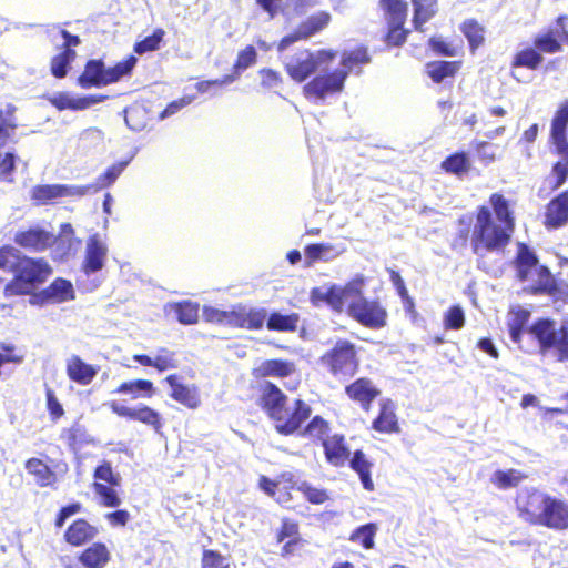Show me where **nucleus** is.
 I'll return each instance as SVG.
<instances>
[{
    "mask_svg": "<svg viewBox=\"0 0 568 568\" xmlns=\"http://www.w3.org/2000/svg\"><path fill=\"white\" fill-rule=\"evenodd\" d=\"M489 204L491 210L480 205L475 212L470 244L476 255L504 252L516 229V217L510 202L501 193L490 194Z\"/></svg>",
    "mask_w": 568,
    "mask_h": 568,
    "instance_id": "1",
    "label": "nucleus"
},
{
    "mask_svg": "<svg viewBox=\"0 0 568 568\" xmlns=\"http://www.w3.org/2000/svg\"><path fill=\"white\" fill-rule=\"evenodd\" d=\"M258 406L273 422L276 433L282 436L297 434L312 416V407L306 400L294 398L290 402L288 396L271 382L263 385Z\"/></svg>",
    "mask_w": 568,
    "mask_h": 568,
    "instance_id": "2",
    "label": "nucleus"
},
{
    "mask_svg": "<svg viewBox=\"0 0 568 568\" xmlns=\"http://www.w3.org/2000/svg\"><path fill=\"white\" fill-rule=\"evenodd\" d=\"M13 277L4 286L6 297L30 295L52 274V268L43 257L18 256L12 265Z\"/></svg>",
    "mask_w": 568,
    "mask_h": 568,
    "instance_id": "3",
    "label": "nucleus"
},
{
    "mask_svg": "<svg viewBox=\"0 0 568 568\" xmlns=\"http://www.w3.org/2000/svg\"><path fill=\"white\" fill-rule=\"evenodd\" d=\"M359 347L347 338H337L318 358V364L336 379L354 377L361 367Z\"/></svg>",
    "mask_w": 568,
    "mask_h": 568,
    "instance_id": "4",
    "label": "nucleus"
},
{
    "mask_svg": "<svg viewBox=\"0 0 568 568\" xmlns=\"http://www.w3.org/2000/svg\"><path fill=\"white\" fill-rule=\"evenodd\" d=\"M528 331L542 353L555 351L559 362L568 361V323L557 329L552 320L539 318Z\"/></svg>",
    "mask_w": 568,
    "mask_h": 568,
    "instance_id": "5",
    "label": "nucleus"
},
{
    "mask_svg": "<svg viewBox=\"0 0 568 568\" xmlns=\"http://www.w3.org/2000/svg\"><path fill=\"white\" fill-rule=\"evenodd\" d=\"M92 490L99 504L106 508H119L122 504L118 488L121 486V476L113 470L109 460H102L93 469Z\"/></svg>",
    "mask_w": 568,
    "mask_h": 568,
    "instance_id": "6",
    "label": "nucleus"
},
{
    "mask_svg": "<svg viewBox=\"0 0 568 568\" xmlns=\"http://www.w3.org/2000/svg\"><path fill=\"white\" fill-rule=\"evenodd\" d=\"M346 314L369 329H381L388 322V312L382 302L378 298L365 297L363 292L347 304Z\"/></svg>",
    "mask_w": 568,
    "mask_h": 568,
    "instance_id": "7",
    "label": "nucleus"
},
{
    "mask_svg": "<svg viewBox=\"0 0 568 568\" xmlns=\"http://www.w3.org/2000/svg\"><path fill=\"white\" fill-rule=\"evenodd\" d=\"M567 129H568V103L557 109L551 120L550 138L552 144L556 146L557 153L561 154L565 160L558 161L552 166V173L556 178L554 187L561 186L568 176V142H567Z\"/></svg>",
    "mask_w": 568,
    "mask_h": 568,
    "instance_id": "8",
    "label": "nucleus"
},
{
    "mask_svg": "<svg viewBox=\"0 0 568 568\" xmlns=\"http://www.w3.org/2000/svg\"><path fill=\"white\" fill-rule=\"evenodd\" d=\"M346 71L333 70L316 74L303 85V95L308 100H325L328 95L341 93L345 88Z\"/></svg>",
    "mask_w": 568,
    "mask_h": 568,
    "instance_id": "9",
    "label": "nucleus"
},
{
    "mask_svg": "<svg viewBox=\"0 0 568 568\" xmlns=\"http://www.w3.org/2000/svg\"><path fill=\"white\" fill-rule=\"evenodd\" d=\"M363 280L349 282L345 286L332 285L322 293L318 288L312 291L311 300L314 305L325 302L335 313L346 312L347 304L362 293Z\"/></svg>",
    "mask_w": 568,
    "mask_h": 568,
    "instance_id": "10",
    "label": "nucleus"
},
{
    "mask_svg": "<svg viewBox=\"0 0 568 568\" xmlns=\"http://www.w3.org/2000/svg\"><path fill=\"white\" fill-rule=\"evenodd\" d=\"M91 185L38 184L30 191L36 205H49L63 197H81L90 192Z\"/></svg>",
    "mask_w": 568,
    "mask_h": 568,
    "instance_id": "11",
    "label": "nucleus"
},
{
    "mask_svg": "<svg viewBox=\"0 0 568 568\" xmlns=\"http://www.w3.org/2000/svg\"><path fill=\"white\" fill-rule=\"evenodd\" d=\"M332 16L327 11H320L310 16L277 43V51L282 52L295 42L307 40L322 32L331 22Z\"/></svg>",
    "mask_w": 568,
    "mask_h": 568,
    "instance_id": "12",
    "label": "nucleus"
},
{
    "mask_svg": "<svg viewBox=\"0 0 568 568\" xmlns=\"http://www.w3.org/2000/svg\"><path fill=\"white\" fill-rule=\"evenodd\" d=\"M274 539L277 545H281L282 558L298 555L307 544L301 534L298 521L290 517L281 519L280 526L274 532Z\"/></svg>",
    "mask_w": 568,
    "mask_h": 568,
    "instance_id": "13",
    "label": "nucleus"
},
{
    "mask_svg": "<svg viewBox=\"0 0 568 568\" xmlns=\"http://www.w3.org/2000/svg\"><path fill=\"white\" fill-rule=\"evenodd\" d=\"M549 494L538 489H526L516 497L518 516L531 526H537L548 501Z\"/></svg>",
    "mask_w": 568,
    "mask_h": 568,
    "instance_id": "14",
    "label": "nucleus"
},
{
    "mask_svg": "<svg viewBox=\"0 0 568 568\" xmlns=\"http://www.w3.org/2000/svg\"><path fill=\"white\" fill-rule=\"evenodd\" d=\"M344 394L348 400L357 405L363 412L368 413L375 400L381 396L382 390L372 378L361 376L344 387Z\"/></svg>",
    "mask_w": 568,
    "mask_h": 568,
    "instance_id": "15",
    "label": "nucleus"
},
{
    "mask_svg": "<svg viewBox=\"0 0 568 568\" xmlns=\"http://www.w3.org/2000/svg\"><path fill=\"white\" fill-rule=\"evenodd\" d=\"M109 407L112 413L119 417L144 424L151 427L155 433H160L163 427V418L161 414L148 405L140 404L132 408L112 400L109 403Z\"/></svg>",
    "mask_w": 568,
    "mask_h": 568,
    "instance_id": "16",
    "label": "nucleus"
},
{
    "mask_svg": "<svg viewBox=\"0 0 568 568\" xmlns=\"http://www.w3.org/2000/svg\"><path fill=\"white\" fill-rule=\"evenodd\" d=\"M74 298L72 283L65 278H54L45 288L32 294L29 302L31 305L43 306L59 304Z\"/></svg>",
    "mask_w": 568,
    "mask_h": 568,
    "instance_id": "17",
    "label": "nucleus"
},
{
    "mask_svg": "<svg viewBox=\"0 0 568 568\" xmlns=\"http://www.w3.org/2000/svg\"><path fill=\"white\" fill-rule=\"evenodd\" d=\"M538 44L547 54L559 53L568 47V14L557 17L554 28L538 33Z\"/></svg>",
    "mask_w": 568,
    "mask_h": 568,
    "instance_id": "18",
    "label": "nucleus"
},
{
    "mask_svg": "<svg viewBox=\"0 0 568 568\" xmlns=\"http://www.w3.org/2000/svg\"><path fill=\"white\" fill-rule=\"evenodd\" d=\"M284 70L296 83L306 81L317 70L315 53L308 49L297 51L285 64Z\"/></svg>",
    "mask_w": 568,
    "mask_h": 568,
    "instance_id": "19",
    "label": "nucleus"
},
{
    "mask_svg": "<svg viewBox=\"0 0 568 568\" xmlns=\"http://www.w3.org/2000/svg\"><path fill=\"white\" fill-rule=\"evenodd\" d=\"M537 526L555 531L568 530V504L550 495Z\"/></svg>",
    "mask_w": 568,
    "mask_h": 568,
    "instance_id": "20",
    "label": "nucleus"
},
{
    "mask_svg": "<svg viewBox=\"0 0 568 568\" xmlns=\"http://www.w3.org/2000/svg\"><path fill=\"white\" fill-rule=\"evenodd\" d=\"M322 448L326 463L336 468L344 467L352 454L346 436L338 432H334Z\"/></svg>",
    "mask_w": 568,
    "mask_h": 568,
    "instance_id": "21",
    "label": "nucleus"
},
{
    "mask_svg": "<svg viewBox=\"0 0 568 568\" xmlns=\"http://www.w3.org/2000/svg\"><path fill=\"white\" fill-rule=\"evenodd\" d=\"M165 382L171 387L170 397L173 400L190 409H196L201 405V396L195 385L189 386L181 383L178 374L168 375Z\"/></svg>",
    "mask_w": 568,
    "mask_h": 568,
    "instance_id": "22",
    "label": "nucleus"
},
{
    "mask_svg": "<svg viewBox=\"0 0 568 568\" xmlns=\"http://www.w3.org/2000/svg\"><path fill=\"white\" fill-rule=\"evenodd\" d=\"M538 44V34H536L532 39V45H527L520 50H518L511 61H510V70L511 77L514 75V70L518 68H525L528 70H538L544 63V54H547L545 50L541 49Z\"/></svg>",
    "mask_w": 568,
    "mask_h": 568,
    "instance_id": "23",
    "label": "nucleus"
},
{
    "mask_svg": "<svg viewBox=\"0 0 568 568\" xmlns=\"http://www.w3.org/2000/svg\"><path fill=\"white\" fill-rule=\"evenodd\" d=\"M98 534V528L85 518H77L65 528L63 540L67 545L79 548L95 539Z\"/></svg>",
    "mask_w": 568,
    "mask_h": 568,
    "instance_id": "24",
    "label": "nucleus"
},
{
    "mask_svg": "<svg viewBox=\"0 0 568 568\" xmlns=\"http://www.w3.org/2000/svg\"><path fill=\"white\" fill-rule=\"evenodd\" d=\"M371 427L379 434H397L400 432L396 405L390 398L379 402L377 415L372 420Z\"/></svg>",
    "mask_w": 568,
    "mask_h": 568,
    "instance_id": "25",
    "label": "nucleus"
},
{
    "mask_svg": "<svg viewBox=\"0 0 568 568\" xmlns=\"http://www.w3.org/2000/svg\"><path fill=\"white\" fill-rule=\"evenodd\" d=\"M463 60H433L425 64V74L434 84L453 81L463 69Z\"/></svg>",
    "mask_w": 568,
    "mask_h": 568,
    "instance_id": "26",
    "label": "nucleus"
},
{
    "mask_svg": "<svg viewBox=\"0 0 568 568\" xmlns=\"http://www.w3.org/2000/svg\"><path fill=\"white\" fill-rule=\"evenodd\" d=\"M60 438L68 449L75 455L83 448L94 446L97 443L87 427L79 422H74L70 426L62 428Z\"/></svg>",
    "mask_w": 568,
    "mask_h": 568,
    "instance_id": "27",
    "label": "nucleus"
},
{
    "mask_svg": "<svg viewBox=\"0 0 568 568\" xmlns=\"http://www.w3.org/2000/svg\"><path fill=\"white\" fill-rule=\"evenodd\" d=\"M77 83L82 89L109 85L108 68L104 62L101 59L88 60L77 79Z\"/></svg>",
    "mask_w": 568,
    "mask_h": 568,
    "instance_id": "28",
    "label": "nucleus"
},
{
    "mask_svg": "<svg viewBox=\"0 0 568 568\" xmlns=\"http://www.w3.org/2000/svg\"><path fill=\"white\" fill-rule=\"evenodd\" d=\"M111 559V550L102 541L92 542L77 556V560L82 568H105Z\"/></svg>",
    "mask_w": 568,
    "mask_h": 568,
    "instance_id": "29",
    "label": "nucleus"
},
{
    "mask_svg": "<svg viewBox=\"0 0 568 568\" xmlns=\"http://www.w3.org/2000/svg\"><path fill=\"white\" fill-rule=\"evenodd\" d=\"M108 255L106 245L100 240L98 234L91 235L87 241L85 255L82 270L85 274L99 272L104 266Z\"/></svg>",
    "mask_w": 568,
    "mask_h": 568,
    "instance_id": "30",
    "label": "nucleus"
},
{
    "mask_svg": "<svg viewBox=\"0 0 568 568\" xmlns=\"http://www.w3.org/2000/svg\"><path fill=\"white\" fill-rule=\"evenodd\" d=\"M24 469L34 479L40 488H54L59 481L58 473L50 467L43 459L30 457L24 462Z\"/></svg>",
    "mask_w": 568,
    "mask_h": 568,
    "instance_id": "31",
    "label": "nucleus"
},
{
    "mask_svg": "<svg viewBox=\"0 0 568 568\" xmlns=\"http://www.w3.org/2000/svg\"><path fill=\"white\" fill-rule=\"evenodd\" d=\"M297 434L308 439L312 444L322 446L334 432L329 420L321 415H315L310 417Z\"/></svg>",
    "mask_w": 568,
    "mask_h": 568,
    "instance_id": "32",
    "label": "nucleus"
},
{
    "mask_svg": "<svg viewBox=\"0 0 568 568\" xmlns=\"http://www.w3.org/2000/svg\"><path fill=\"white\" fill-rule=\"evenodd\" d=\"M99 372V367L85 363L80 356L72 355L67 359L65 373L71 382L87 386L92 383Z\"/></svg>",
    "mask_w": 568,
    "mask_h": 568,
    "instance_id": "33",
    "label": "nucleus"
},
{
    "mask_svg": "<svg viewBox=\"0 0 568 568\" xmlns=\"http://www.w3.org/2000/svg\"><path fill=\"white\" fill-rule=\"evenodd\" d=\"M13 240L16 244L23 248L41 252L51 245L52 236L43 229L30 227L18 231Z\"/></svg>",
    "mask_w": 568,
    "mask_h": 568,
    "instance_id": "34",
    "label": "nucleus"
},
{
    "mask_svg": "<svg viewBox=\"0 0 568 568\" xmlns=\"http://www.w3.org/2000/svg\"><path fill=\"white\" fill-rule=\"evenodd\" d=\"M568 222V191L554 197L546 207L544 224L547 229H558Z\"/></svg>",
    "mask_w": 568,
    "mask_h": 568,
    "instance_id": "35",
    "label": "nucleus"
},
{
    "mask_svg": "<svg viewBox=\"0 0 568 568\" xmlns=\"http://www.w3.org/2000/svg\"><path fill=\"white\" fill-rule=\"evenodd\" d=\"M296 371L295 364L287 359L273 358L260 363L253 368V376L256 378L278 377L285 378Z\"/></svg>",
    "mask_w": 568,
    "mask_h": 568,
    "instance_id": "36",
    "label": "nucleus"
},
{
    "mask_svg": "<svg viewBox=\"0 0 568 568\" xmlns=\"http://www.w3.org/2000/svg\"><path fill=\"white\" fill-rule=\"evenodd\" d=\"M347 464L351 469L358 475L363 488L367 491H373L375 489V485L372 479V468L374 464L368 459L366 454L362 449H356L351 454Z\"/></svg>",
    "mask_w": 568,
    "mask_h": 568,
    "instance_id": "37",
    "label": "nucleus"
},
{
    "mask_svg": "<svg viewBox=\"0 0 568 568\" xmlns=\"http://www.w3.org/2000/svg\"><path fill=\"white\" fill-rule=\"evenodd\" d=\"M17 110V106L12 103H7L3 108H0V150L16 141V130L19 126L16 116Z\"/></svg>",
    "mask_w": 568,
    "mask_h": 568,
    "instance_id": "38",
    "label": "nucleus"
},
{
    "mask_svg": "<svg viewBox=\"0 0 568 568\" xmlns=\"http://www.w3.org/2000/svg\"><path fill=\"white\" fill-rule=\"evenodd\" d=\"M114 393L128 395L130 399L135 400L139 398H152L156 389L153 382L149 379H131L122 382L115 389Z\"/></svg>",
    "mask_w": 568,
    "mask_h": 568,
    "instance_id": "39",
    "label": "nucleus"
},
{
    "mask_svg": "<svg viewBox=\"0 0 568 568\" xmlns=\"http://www.w3.org/2000/svg\"><path fill=\"white\" fill-rule=\"evenodd\" d=\"M300 323V315L295 312L290 314H281L280 312H272L267 314L265 324L267 329L274 332L293 333L297 329Z\"/></svg>",
    "mask_w": 568,
    "mask_h": 568,
    "instance_id": "40",
    "label": "nucleus"
},
{
    "mask_svg": "<svg viewBox=\"0 0 568 568\" xmlns=\"http://www.w3.org/2000/svg\"><path fill=\"white\" fill-rule=\"evenodd\" d=\"M444 172L454 174L458 178L466 175L471 169V161L465 151H457L449 154L442 163Z\"/></svg>",
    "mask_w": 568,
    "mask_h": 568,
    "instance_id": "41",
    "label": "nucleus"
},
{
    "mask_svg": "<svg viewBox=\"0 0 568 568\" xmlns=\"http://www.w3.org/2000/svg\"><path fill=\"white\" fill-rule=\"evenodd\" d=\"M468 41L469 51L474 54L485 43V27L476 19H466L459 26Z\"/></svg>",
    "mask_w": 568,
    "mask_h": 568,
    "instance_id": "42",
    "label": "nucleus"
},
{
    "mask_svg": "<svg viewBox=\"0 0 568 568\" xmlns=\"http://www.w3.org/2000/svg\"><path fill=\"white\" fill-rule=\"evenodd\" d=\"M371 62V55L367 47L358 45L352 50L344 51L341 58V67L338 70L346 71V78L349 72L356 68H361L364 64Z\"/></svg>",
    "mask_w": 568,
    "mask_h": 568,
    "instance_id": "43",
    "label": "nucleus"
},
{
    "mask_svg": "<svg viewBox=\"0 0 568 568\" xmlns=\"http://www.w3.org/2000/svg\"><path fill=\"white\" fill-rule=\"evenodd\" d=\"M517 276L520 281H526L529 276V273L532 268H536L538 265V257L536 254L524 243H520L518 246L517 256L515 260Z\"/></svg>",
    "mask_w": 568,
    "mask_h": 568,
    "instance_id": "44",
    "label": "nucleus"
},
{
    "mask_svg": "<svg viewBox=\"0 0 568 568\" xmlns=\"http://www.w3.org/2000/svg\"><path fill=\"white\" fill-rule=\"evenodd\" d=\"M414 7L413 26L416 31H424V24L437 12V0H412Z\"/></svg>",
    "mask_w": 568,
    "mask_h": 568,
    "instance_id": "45",
    "label": "nucleus"
},
{
    "mask_svg": "<svg viewBox=\"0 0 568 568\" xmlns=\"http://www.w3.org/2000/svg\"><path fill=\"white\" fill-rule=\"evenodd\" d=\"M171 310L183 325H194L199 321L200 304L190 300L172 303Z\"/></svg>",
    "mask_w": 568,
    "mask_h": 568,
    "instance_id": "46",
    "label": "nucleus"
},
{
    "mask_svg": "<svg viewBox=\"0 0 568 568\" xmlns=\"http://www.w3.org/2000/svg\"><path fill=\"white\" fill-rule=\"evenodd\" d=\"M77 59L75 50H62L50 60V72L55 79H63L68 75L72 62Z\"/></svg>",
    "mask_w": 568,
    "mask_h": 568,
    "instance_id": "47",
    "label": "nucleus"
},
{
    "mask_svg": "<svg viewBox=\"0 0 568 568\" xmlns=\"http://www.w3.org/2000/svg\"><path fill=\"white\" fill-rule=\"evenodd\" d=\"M387 23H406L408 6L405 0H379Z\"/></svg>",
    "mask_w": 568,
    "mask_h": 568,
    "instance_id": "48",
    "label": "nucleus"
},
{
    "mask_svg": "<svg viewBox=\"0 0 568 568\" xmlns=\"http://www.w3.org/2000/svg\"><path fill=\"white\" fill-rule=\"evenodd\" d=\"M428 48L432 52L439 57H457L463 54V45L454 44L450 41H447L443 37L433 36L428 39Z\"/></svg>",
    "mask_w": 568,
    "mask_h": 568,
    "instance_id": "49",
    "label": "nucleus"
},
{
    "mask_svg": "<svg viewBox=\"0 0 568 568\" xmlns=\"http://www.w3.org/2000/svg\"><path fill=\"white\" fill-rule=\"evenodd\" d=\"M511 318L508 322V332L514 343H520L523 334L526 329L530 313L525 308L513 311Z\"/></svg>",
    "mask_w": 568,
    "mask_h": 568,
    "instance_id": "50",
    "label": "nucleus"
},
{
    "mask_svg": "<svg viewBox=\"0 0 568 568\" xmlns=\"http://www.w3.org/2000/svg\"><path fill=\"white\" fill-rule=\"evenodd\" d=\"M138 59L135 55L130 54L123 60L116 62L113 67L108 68L109 84L115 83L123 78L131 77Z\"/></svg>",
    "mask_w": 568,
    "mask_h": 568,
    "instance_id": "51",
    "label": "nucleus"
},
{
    "mask_svg": "<svg viewBox=\"0 0 568 568\" xmlns=\"http://www.w3.org/2000/svg\"><path fill=\"white\" fill-rule=\"evenodd\" d=\"M526 476L517 469L496 470L491 476V483L499 489L517 487Z\"/></svg>",
    "mask_w": 568,
    "mask_h": 568,
    "instance_id": "52",
    "label": "nucleus"
},
{
    "mask_svg": "<svg viewBox=\"0 0 568 568\" xmlns=\"http://www.w3.org/2000/svg\"><path fill=\"white\" fill-rule=\"evenodd\" d=\"M164 36L165 31L162 28L154 29L152 34L134 43L133 52L142 55L146 52H153L159 50L164 39Z\"/></svg>",
    "mask_w": 568,
    "mask_h": 568,
    "instance_id": "53",
    "label": "nucleus"
},
{
    "mask_svg": "<svg viewBox=\"0 0 568 568\" xmlns=\"http://www.w3.org/2000/svg\"><path fill=\"white\" fill-rule=\"evenodd\" d=\"M537 275L538 278L532 285L534 293L552 295L557 292V284L546 266H538Z\"/></svg>",
    "mask_w": 568,
    "mask_h": 568,
    "instance_id": "54",
    "label": "nucleus"
},
{
    "mask_svg": "<svg viewBox=\"0 0 568 568\" xmlns=\"http://www.w3.org/2000/svg\"><path fill=\"white\" fill-rule=\"evenodd\" d=\"M377 527L375 524L369 523L356 528L349 537V540L361 545L364 549H372L375 545V535Z\"/></svg>",
    "mask_w": 568,
    "mask_h": 568,
    "instance_id": "55",
    "label": "nucleus"
},
{
    "mask_svg": "<svg viewBox=\"0 0 568 568\" xmlns=\"http://www.w3.org/2000/svg\"><path fill=\"white\" fill-rule=\"evenodd\" d=\"M18 155L12 151L0 150V182L12 183L17 168Z\"/></svg>",
    "mask_w": 568,
    "mask_h": 568,
    "instance_id": "56",
    "label": "nucleus"
},
{
    "mask_svg": "<svg viewBox=\"0 0 568 568\" xmlns=\"http://www.w3.org/2000/svg\"><path fill=\"white\" fill-rule=\"evenodd\" d=\"M126 166V162H118L113 163L109 166L102 174H100L97 179V184L91 185V191H98L100 189H105L112 185L115 180L121 175L124 168Z\"/></svg>",
    "mask_w": 568,
    "mask_h": 568,
    "instance_id": "57",
    "label": "nucleus"
},
{
    "mask_svg": "<svg viewBox=\"0 0 568 568\" xmlns=\"http://www.w3.org/2000/svg\"><path fill=\"white\" fill-rule=\"evenodd\" d=\"M304 498L313 505H322L329 499V494L324 488H317L312 486L308 481H302L296 487Z\"/></svg>",
    "mask_w": 568,
    "mask_h": 568,
    "instance_id": "58",
    "label": "nucleus"
},
{
    "mask_svg": "<svg viewBox=\"0 0 568 568\" xmlns=\"http://www.w3.org/2000/svg\"><path fill=\"white\" fill-rule=\"evenodd\" d=\"M278 487H280L278 479L274 480L265 475L260 476L258 488L262 491H264L268 497L274 498L278 504L291 501L292 495L288 491H286L285 494H280L278 496L276 495Z\"/></svg>",
    "mask_w": 568,
    "mask_h": 568,
    "instance_id": "59",
    "label": "nucleus"
},
{
    "mask_svg": "<svg viewBox=\"0 0 568 568\" xmlns=\"http://www.w3.org/2000/svg\"><path fill=\"white\" fill-rule=\"evenodd\" d=\"M229 558L215 549H203L201 555V568H230Z\"/></svg>",
    "mask_w": 568,
    "mask_h": 568,
    "instance_id": "60",
    "label": "nucleus"
},
{
    "mask_svg": "<svg viewBox=\"0 0 568 568\" xmlns=\"http://www.w3.org/2000/svg\"><path fill=\"white\" fill-rule=\"evenodd\" d=\"M444 328L446 331H458L465 325V313L459 305H452L444 314Z\"/></svg>",
    "mask_w": 568,
    "mask_h": 568,
    "instance_id": "61",
    "label": "nucleus"
},
{
    "mask_svg": "<svg viewBox=\"0 0 568 568\" xmlns=\"http://www.w3.org/2000/svg\"><path fill=\"white\" fill-rule=\"evenodd\" d=\"M405 23H387V32L384 41L389 47H400L406 40L409 31L404 28Z\"/></svg>",
    "mask_w": 568,
    "mask_h": 568,
    "instance_id": "62",
    "label": "nucleus"
},
{
    "mask_svg": "<svg viewBox=\"0 0 568 568\" xmlns=\"http://www.w3.org/2000/svg\"><path fill=\"white\" fill-rule=\"evenodd\" d=\"M244 316L246 323V329L258 331L262 329L266 317L267 311L263 307H246L244 305Z\"/></svg>",
    "mask_w": 568,
    "mask_h": 568,
    "instance_id": "63",
    "label": "nucleus"
},
{
    "mask_svg": "<svg viewBox=\"0 0 568 568\" xmlns=\"http://www.w3.org/2000/svg\"><path fill=\"white\" fill-rule=\"evenodd\" d=\"M334 251V245L329 243H314L308 244L304 248V254L307 260L306 265L310 266L318 260H327L328 254Z\"/></svg>",
    "mask_w": 568,
    "mask_h": 568,
    "instance_id": "64",
    "label": "nucleus"
}]
</instances>
